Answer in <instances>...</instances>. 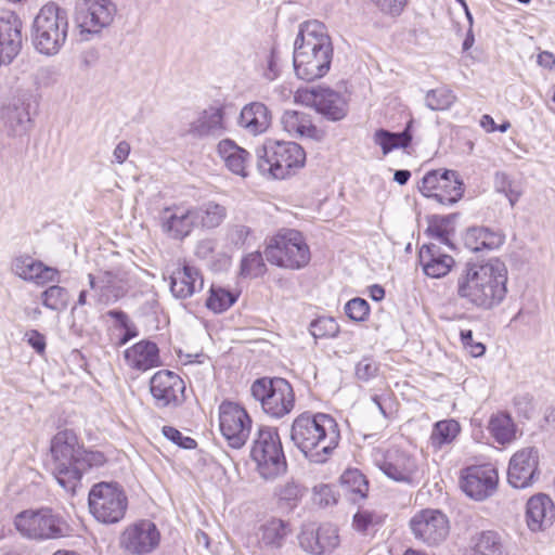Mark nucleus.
Listing matches in <instances>:
<instances>
[{"label":"nucleus","mask_w":555,"mask_h":555,"mask_svg":"<svg viewBox=\"0 0 555 555\" xmlns=\"http://www.w3.org/2000/svg\"><path fill=\"white\" fill-rule=\"evenodd\" d=\"M306 153L295 142L275 141L258 151L257 168L264 177L285 179L305 165Z\"/></svg>","instance_id":"39448f33"},{"label":"nucleus","mask_w":555,"mask_h":555,"mask_svg":"<svg viewBox=\"0 0 555 555\" xmlns=\"http://www.w3.org/2000/svg\"><path fill=\"white\" fill-rule=\"evenodd\" d=\"M312 106L326 119L337 121L347 114V103L340 93L328 88H315L310 92Z\"/></svg>","instance_id":"393cba45"},{"label":"nucleus","mask_w":555,"mask_h":555,"mask_svg":"<svg viewBox=\"0 0 555 555\" xmlns=\"http://www.w3.org/2000/svg\"><path fill=\"white\" fill-rule=\"evenodd\" d=\"M372 460L388 478L408 485L418 483L424 470L417 459L408 451L392 447L374 449Z\"/></svg>","instance_id":"f8f14e48"},{"label":"nucleus","mask_w":555,"mask_h":555,"mask_svg":"<svg viewBox=\"0 0 555 555\" xmlns=\"http://www.w3.org/2000/svg\"><path fill=\"white\" fill-rule=\"evenodd\" d=\"M494 184L496 191L503 193L507 197L511 206H514L518 202L520 192L513 188V183L505 172L495 173Z\"/></svg>","instance_id":"603ef678"},{"label":"nucleus","mask_w":555,"mask_h":555,"mask_svg":"<svg viewBox=\"0 0 555 555\" xmlns=\"http://www.w3.org/2000/svg\"><path fill=\"white\" fill-rule=\"evenodd\" d=\"M218 243L212 238H205L197 243L195 255L212 264L215 270H222L230 264V257L217 250Z\"/></svg>","instance_id":"79ce46f5"},{"label":"nucleus","mask_w":555,"mask_h":555,"mask_svg":"<svg viewBox=\"0 0 555 555\" xmlns=\"http://www.w3.org/2000/svg\"><path fill=\"white\" fill-rule=\"evenodd\" d=\"M378 371L377 363L369 357H364L356 365V376L359 380L367 382L375 377Z\"/></svg>","instance_id":"052dcab7"},{"label":"nucleus","mask_w":555,"mask_h":555,"mask_svg":"<svg viewBox=\"0 0 555 555\" xmlns=\"http://www.w3.org/2000/svg\"><path fill=\"white\" fill-rule=\"evenodd\" d=\"M418 260L424 273L433 279L446 276L455 263L453 257L443 253L440 246L435 243L421 247Z\"/></svg>","instance_id":"bb28decb"},{"label":"nucleus","mask_w":555,"mask_h":555,"mask_svg":"<svg viewBox=\"0 0 555 555\" xmlns=\"http://www.w3.org/2000/svg\"><path fill=\"white\" fill-rule=\"evenodd\" d=\"M250 455L257 465L259 475L266 480L275 479L286 472V459L276 428H259L253 442Z\"/></svg>","instance_id":"6e6552de"},{"label":"nucleus","mask_w":555,"mask_h":555,"mask_svg":"<svg viewBox=\"0 0 555 555\" xmlns=\"http://www.w3.org/2000/svg\"><path fill=\"white\" fill-rule=\"evenodd\" d=\"M264 255L270 263L291 270L306 267L311 258L305 237L293 229H283L271 237Z\"/></svg>","instance_id":"423d86ee"},{"label":"nucleus","mask_w":555,"mask_h":555,"mask_svg":"<svg viewBox=\"0 0 555 555\" xmlns=\"http://www.w3.org/2000/svg\"><path fill=\"white\" fill-rule=\"evenodd\" d=\"M281 59L279 55V51L275 48H272L270 53L266 57V66L262 72V76L268 81L275 80L281 73Z\"/></svg>","instance_id":"13d9d810"},{"label":"nucleus","mask_w":555,"mask_h":555,"mask_svg":"<svg viewBox=\"0 0 555 555\" xmlns=\"http://www.w3.org/2000/svg\"><path fill=\"white\" fill-rule=\"evenodd\" d=\"M25 339L28 345L36 350L37 353L42 354L46 350V337L36 330L26 332Z\"/></svg>","instance_id":"0e129e2a"},{"label":"nucleus","mask_w":555,"mask_h":555,"mask_svg":"<svg viewBox=\"0 0 555 555\" xmlns=\"http://www.w3.org/2000/svg\"><path fill=\"white\" fill-rule=\"evenodd\" d=\"M271 112L261 102H251L243 106L237 125L250 135L264 133L271 125Z\"/></svg>","instance_id":"cd10ccee"},{"label":"nucleus","mask_w":555,"mask_h":555,"mask_svg":"<svg viewBox=\"0 0 555 555\" xmlns=\"http://www.w3.org/2000/svg\"><path fill=\"white\" fill-rule=\"evenodd\" d=\"M163 434L168 440L175 442L183 449H194L196 447V441L193 438L183 436L175 427L164 426Z\"/></svg>","instance_id":"680f3d73"},{"label":"nucleus","mask_w":555,"mask_h":555,"mask_svg":"<svg viewBox=\"0 0 555 555\" xmlns=\"http://www.w3.org/2000/svg\"><path fill=\"white\" fill-rule=\"evenodd\" d=\"M130 153V144L127 141H120L114 152V160L118 164H122L129 156Z\"/></svg>","instance_id":"774afa93"},{"label":"nucleus","mask_w":555,"mask_h":555,"mask_svg":"<svg viewBox=\"0 0 555 555\" xmlns=\"http://www.w3.org/2000/svg\"><path fill=\"white\" fill-rule=\"evenodd\" d=\"M426 197L435 198L442 205H452L464 193L463 182L454 170H431L427 172L418 186Z\"/></svg>","instance_id":"4468645a"},{"label":"nucleus","mask_w":555,"mask_h":555,"mask_svg":"<svg viewBox=\"0 0 555 555\" xmlns=\"http://www.w3.org/2000/svg\"><path fill=\"white\" fill-rule=\"evenodd\" d=\"M339 544L337 529L333 526H322L318 529L315 535L304 534L300 538V545L312 554H323L332 552Z\"/></svg>","instance_id":"72a5a7b5"},{"label":"nucleus","mask_w":555,"mask_h":555,"mask_svg":"<svg viewBox=\"0 0 555 555\" xmlns=\"http://www.w3.org/2000/svg\"><path fill=\"white\" fill-rule=\"evenodd\" d=\"M414 120L410 119L401 132H391L386 129H377L372 140L375 145L382 149L383 155L386 156L397 149H406L413 139L412 129Z\"/></svg>","instance_id":"f704fd0d"},{"label":"nucleus","mask_w":555,"mask_h":555,"mask_svg":"<svg viewBox=\"0 0 555 555\" xmlns=\"http://www.w3.org/2000/svg\"><path fill=\"white\" fill-rule=\"evenodd\" d=\"M14 525L23 537L35 540L59 539L69 530L64 518L48 507L21 512L15 516Z\"/></svg>","instance_id":"9b49d317"},{"label":"nucleus","mask_w":555,"mask_h":555,"mask_svg":"<svg viewBox=\"0 0 555 555\" xmlns=\"http://www.w3.org/2000/svg\"><path fill=\"white\" fill-rule=\"evenodd\" d=\"M250 391L255 400L260 402L263 412L272 418L284 417L295 406L294 389L285 378H258L253 383Z\"/></svg>","instance_id":"9d476101"},{"label":"nucleus","mask_w":555,"mask_h":555,"mask_svg":"<svg viewBox=\"0 0 555 555\" xmlns=\"http://www.w3.org/2000/svg\"><path fill=\"white\" fill-rule=\"evenodd\" d=\"M345 313L353 321H364L370 313L369 302L360 297L352 298L345 305Z\"/></svg>","instance_id":"864d4df0"},{"label":"nucleus","mask_w":555,"mask_h":555,"mask_svg":"<svg viewBox=\"0 0 555 555\" xmlns=\"http://www.w3.org/2000/svg\"><path fill=\"white\" fill-rule=\"evenodd\" d=\"M488 430L500 444H507L516 439V425L507 413L500 412L491 415Z\"/></svg>","instance_id":"a19ab883"},{"label":"nucleus","mask_w":555,"mask_h":555,"mask_svg":"<svg viewBox=\"0 0 555 555\" xmlns=\"http://www.w3.org/2000/svg\"><path fill=\"white\" fill-rule=\"evenodd\" d=\"M372 515L367 512H358L353 517V527L358 531H365L372 524Z\"/></svg>","instance_id":"338daca9"},{"label":"nucleus","mask_w":555,"mask_h":555,"mask_svg":"<svg viewBox=\"0 0 555 555\" xmlns=\"http://www.w3.org/2000/svg\"><path fill=\"white\" fill-rule=\"evenodd\" d=\"M498 480V473L490 465L470 466L464 472L461 487L469 498L482 501L495 492Z\"/></svg>","instance_id":"412c9836"},{"label":"nucleus","mask_w":555,"mask_h":555,"mask_svg":"<svg viewBox=\"0 0 555 555\" xmlns=\"http://www.w3.org/2000/svg\"><path fill=\"white\" fill-rule=\"evenodd\" d=\"M225 130L223 109L209 107L205 109L194 121L190 124V133L197 138L220 137Z\"/></svg>","instance_id":"2f4dec72"},{"label":"nucleus","mask_w":555,"mask_h":555,"mask_svg":"<svg viewBox=\"0 0 555 555\" xmlns=\"http://www.w3.org/2000/svg\"><path fill=\"white\" fill-rule=\"evenodd\" d=\"M5 131L9 135L21 137L30 129L31 119L24 103L10 104L1 113Z\"/></svg>","instance_id":"c9c22d12"},{"label":"nucleus","mask_w":555,"mask_h":555,"mask_svg":"<svg viewBox=\"0 0 555 555\" xmlns=\"http://www.w3.org/2000/svg\"><path fill=\"white\" fill-rule=\"evenodd\" d=\"M427 234L438 241L440 244H443L450 248H453V244L450 240V232L448 230V224L443 220L439 222H431L427 228Z\"/></svg>","instance_id":"bf43d9fd"},{"label":"nucleus","mask_w":555,"mask_h":555,"mask_svg":"<svg viewBox=\"0 0 555 555\" xmlns=\"http://www.w3.org/2000/svg\"><path fill=\"white\" fill-rule=\"evenodd\" d=\"M275 493L282 504L288 508H294L304 496L305 489L295 481H287L279 487Z\"/></svg>","instance_id":"de8ad7c7"},{"label":"nucleus","mask_w":555,"mask_h":555,"mask_svg":"<svg viewBox=\"0 0 555 555\" xmlns=\"http://www.w3.org/2000/svg\"><path fill=\"white\" fill-rule=\"evenodd\" d=\"M507 269L498 258L483 263H468L456 280V297L478 310H491L505 299Z\"/></svg>","instance_id":"f257e3e1"},{"label":"nucleus","mask_w":555,"mask_h":555,"mask_svg":"<svg viewBox=\"0 0 555 555\" xmlns=\"http://www.w3.org/2000/svg\"><path fill=\"white\" fill-rule=\"evenodd\" d=\"M68 293L66 288L52 285L41 294L42 305L53 311L65 309L67 306Z\"/></svg>","instance_id":"49530a36"},{"label":"nucleus","mask_w":555,"mask_h":555,"mask_svg":"<svg viewBox=\"0 0 555 555\" xmlns=\"http://www.w3.org/2000/svg\"><path fill=\"white\" fill-rule=\"evenodd\" d=\"M90 514L99 522L113 525L126 515L128 498L117 482L101 481L93 485L88 494Z\"/></svg>","instance_id":"1a4fd4ad"},{"label":"nucleus","mask_w":555,"mask_h":555,"mask_svg":"<svg viewBox=\"0 0 555 555\" xmlns=\"http://www.w3.org/2000/svg\"><path fill=\"white\" fill-rule=\"evenodd\" d=\"M249 234H250V229L248 227L243 225V224L234 225L230 230V240L235 245L241 246V245L245 244Z\"/></svg>","instance_id":"69168bd1"},{"label":"nucleus","mask_w":555,"mask_h":555,"mask_svg":"<svg viewBox=\"0 0 555 555\" xmlns=\"http://www.w3.org/2000/svg\"><path fill=\"white\" fill-rule=\"evenodd\" d=\"M160 542V532L151 520H140L128 526L120 535V546L132 555H144L155 551Z\"/></svg>","instance_id":"a211bd4d"},{"label":"nucleus","mask_w":555,"mask_h":555,"mask_svg":"<svg viewBox=\"0 0 555 555\" xmlns=\"http://www.w3.org/2000/svg\"><path fill=\"white\" fill-rule=\"evenodd\" d=\"M204 287V280L199 270L193 266L184 264L178 268L170 276V291L176 298L185 299Z\"/></svg>","instance_id":"c85d7f7f"},{"label":"nucleus","mask_w":555,"mask_h":555,"mask_svg":"<svg viewBox=\"0 0 555 555\" xmlns=\"http://www.w3.org/2000/svg\"><path fill=\"white\" fill-rule=\"evenodd\" d=\"M291 439L311 463L323 464L338 447L340 431L331 415L304 412L292 424Z\"/></svg>","instance_id":"f03ea898"},{"label":"nucleus","mask_w":555,"mask_h":555,"mask_svg":"<svg viewBox=\"0 0 555 555\" xmlns=\"http://www.w3.org/2000/svg\"><path fill=\"white\" fill-rule=\"evenodd\" d=\"M555 505L546 494H537L527 502L526 520L531 531H543L553 525Z\"/></svg>","instance_id":"a878e982"},{"label":"nucleus","mask_w":555,"mask_h":555,"mask_svg":"<svg viewBox=\"0 0 555 555\" xmlns=\"http://www.w3.org/2000/svg\"><path fill=\"white\" fill-rule=\"evenodd\" d=\"M371 2L382 14L397 17L403 12L408 0H371Z\"/></svg>","instance_id":"4d7b16f0"},{"label":"nucleus","mask_w":555,"mask_h":555,"mask_svg":"<svg viewBox=\"0 0 555 555\" xmlns=\"http://www.w3.org/2000/svg\"><path fill=\"white\" fill-rule=\"evenodd\" d=\"M460 336L463 346L473 357L478 358L485 353L486 346L482 343L474 340L473 332L470 330L461 331Z\"/></svg>","instance_id":"e2e57ef3"},{"label":"nucleus","mask_w":555,"mask_h":555,"mask_svg":"<svg viewBox=\"0 0 555 555\" xmlns=\"http://www.w3.org/2000/svg\"><path fill=\"white\" fill-rule=\"evenodd\" d=\"M150 392L158 409H173L185 401V383L175 372L162 370L150 379Z\"/></svg>","instance_id":"dca6fc26"},{"label":"nucleus","mask_w":555,"mask_h":555,"mask_svg":"<svg viewBox=\"0 0 555 555\" xmlns=\"http://www.w3.org/2000/svg\"><path fill=\"white\" fill-rule=\"evenodd\" d=\"M81 449L76 434L70 429L59 431L51 441L53 476L67 492H75L77 487L76 462L82 454Z\"/></svg>","instance_id":"0eeeda50"},{"label":"nucleus","mask_w":555,"mask_h":555,"mask_svg":"<svg viewBox=\"0 0 555 555\" xmlns=\"http://www.w3.org/2000/svg\"><path fill=\"white\" fill-rule=\"evenodd\" d=\"M237 299V296L222 287H210V295L206 301V307L215 313H221L228 310Z\"/></svg>","instance_id":"c03bdc74"},{"label":"nucleus","mask_w":555,"mask_h":555,"mask_svg":"<svg viewBox=\"0 0 555 555\" xmlns=\"http://www.w3.org/2000/svg\"><path fill=\"white\" fill-rule=\"evenodd\" d=\"M266 263L258 251L250 253L241 261V274L245 278H258L266 272Z\"/></svg>","instance_id":"8fccbe9b"},{"label":"nucleus","mask_w":555,"mask_h":555,"mask_svg":"<svg viewBox=\"0 0 555 555\" xmlns=\"http://www.w3.org/2000/svg\"><path fill=\"white\" fill-rule=\"evenodd\" d=\"M193 209L196 227L208 230L218 228L228 216L227 207L215 201L205 202Z\"/></svg>","instance_id":"4c0bfd02"},{"label":"nucleus","mask_w":555,"mask_h":555,"mask_svg":"<svg viewBox=\"0 0 555 555\" xmlns=\"http://www.w3.org/2000/svg\"><path fill=\"white\" fill-rule=\"evenodd\" d=\"M11 270L20 279L33 282L37 285L60 281V272L57 269L46 266L42 261L29 255L15 257L12 260Z\"/></svg>","instance_id":"b1692460"},{"label":"nucleus","mask_w":555,"mask_h":555,"mask_svg":"<svg viewBox=\"0 0 555 555\" xmlns=\"http://www.w3.org/2000/svg\"><path fill=\"white\" fill-rule=\"evenodd\" d=\"M80 457H77V485L79 483L82 474L93 465H100L103 462V455L99 452L87 451L81 449Z\"/></svg>","instance_id":"5fc2aeb1"},{"label":"nucleus","mask_w":555,"mask_h":555,"mask_svg":"<svg viewBox=\"0 0 555 555\" xmlns=\"http://www.w3.org/2000/svg\"><path fill=\"white\" fill-rule=\"evenodd\" d=\"M539 455L534 448H524L509 460L507 480L513 488L525 489L538 479Z\"/></svg>","instance_id":"aec40b11"},{"label":"nucleus","mask_w":555,"mask_h":555,"mask_svg":"<svg viewBox=\"0 0 555 555\" xmlns=\"http://www.w3.org/2000/svg\"><path fill=\"white\" fill-rule=\"evenodd\" d=\"M283 129L292 137L309 138L320 141L324 132L318 129L309 114L298 111H285L281 117Z\"/></svg>","instance_id":"7c9ffc66"},{"label":"nucleus","mask_w":555,"mask_h":555,"mask_svg":"<svg viewBox=\"0 0 555 555\" xmlns=\"http://www.w3.org/2000/svg\"><path fill=\"white\" fill-rule=\"evenodd\" d=\"M333 59V46L326 28L319 21L300 25L294 43V69L298 78L307 81L327 74Z\"/></svg>","instance_id":"7ed1b4c3"},{"label":"nucleus","mask_w":555,"mask_h":555,"mask_svg":"<svg viewBox=\"0 0 555 555\" xmlns=\"http://www.w3.org/2000/svg\"><path fill=\"white\" fill-rule=\"evenodd\" d=\"M124 358L131 369L145 372L160 365L159 350L155 343L141 340L124 352Z\"/></svg>","instance_id":"c756f323"},{"label":"nucleus","mask_w":555,"mask_h":555,"mask_svg":"<svg viewBox=\"0 0 555 555\" xmlns=\"http://www.w3.org/2000/svg\"><path fill=\"white\" fill-rule=\"evenodd\" d=\"M504 235L488 228H470L464 236L465 246L472 251L496 249L504 243Z\"/></svg>","instance_id":"e433bc0d"},{"label":"nucleus","mask_w":555,"mask_h":555,"mask_svg":"<svg viewBox=\"0 0 555 555\" xmlns=\"http://www.w3.org/2000/svg\"><path fill=\"white\" fill-rule=\"evenodd\" d=\"M286 534V524L281 519L272 518L259 527L256 533L257 544L259 548H279Z\"/></svg>","instance_id":"ea45409f"},{"label":"nucleus","mask_w":555,"mask_h":555,"mask_svg":"<svg viewBox=\"0 0 555 555\" xmlns=\"http://www.w3.org/2000/svg\"><path fill=\"white\" fill-rule=\"evenodd\" d=\"M415 539L427 545H437L449 534V521L444 514L437 509H424L414 515L410 521Z\"/></svg>","instance_id":"6ab92c4d"},{"label":"nucleus","mask_w":555,"mask_h":555,"mask_svg":"<svg viewBox=\"0 0 555 555\" xmlns=\"http://www.w3.org/2000/svg\"><path fill=\"white\" fill-rule=\"evenodd\" d=\"M460 424L454 420L437 422L430 435V442L435 448L451 443L460 434Z\"/></svg>","instance_id":"37998d69"},{"label":"nucleus","mask_w":555,"mask_h":555,"mask_svg":"<svg viewBox=\"0 0 555 555\" xmlns=\"http://www.w3.org/2000/svg\"><path fill=\"white\" fill-rule=\"evenodd\" d=\"M115 14L112 0H82L76 5L74 22L82 35H93L109 26Z\"/></svg>","instance_id":"2eb2a0df"},{"label":"nucleus","mask_w":555,"mask_h":555,"mask_svg":"<svg viewBox=\"0 0 555 555\" xmlns=\"http://www.w3.org/2000/svg\"><path fill=\"white\" fill-rule=\"evenodd\" d=\"M22 22L13 12L0 15V66L10 64L22 48Z\"/></svg>","instance_id":"5701e85b"},{"label":"nucleus","mask_w":555,"mask_h":555,"mask_svg":"<svg viewBox=\"0 0 555 555\" xmlns=\"http://www.w3.org/2000/svg\"><path fill=\"white\" fill-rule=\"evenodd\" d=\"M309 330L315 339L334 338L339 333V325L334 318L322 317L312 321Z\"/></svg>","instance_id":"09e8293b"},{"label":"nucleus","mask_w":555,"mask_h":555,"mask_svg":"<svg viewBox=\"0 0 555 555\" xmlns=\"http://www.w3.org/2000/svg\"><path fill=\"white\" fill-rule=\"evenodd\" d=\"M93 292L91 299L98 305H112L128 293V282L124 274L114 270H101L98 274H88Z\"/></svg>","instance_id":"f3484780"},{"label":"nucleus","mask_w":555,"mask_h":555,"mask_svg":"<svg viewBox=\"0 0 555 555\" xmlns=\"http://www.w3.org/2000/svg\"><path fill=\"white\" fill-rule=\"evenodd\" d=\"M455 94L448 88L440 87L429 90L425 96V104L431 111H444L455 102Z\"/></svg>","instance_id":"a18cd8bd"},{"label":"nucleus","mask_w":555,"mask_h":555,"mask_svg":"<svg viewBox=\"0 0 555 555\" xmlns=\"http://www.w3.org/2000/svg\"><path fill=\"white\" fill-rule=\"evenodd\" d=\"M341 483L348 488L349 491L360 494L361 498L366 495L369 485L365 476L358 469H348L340 477Z\"/></svg>","instance_id":"3c124183"},{"label":"nucleus","mask_w":555,"mask_h":555,"mask_svg":"<svg viewBox=\"0 0 555 555\" xmlns=\"http://www.w3.org/2000/svg\"><path fill=\"white\" fill-rule=\"evenodd\" d=\"M313 502L321 507L336 504L337 498L334 488L330 485H318L313 488Z\"/></svg>","instance_id":"6e6d98bb"},{"label":"nucleus","mask_w":555,"mask_h":555,"mask_svg":"<svg viewBox=\"0 0 555 555\" xmlns=\"http://www.w3.org/2000/svg\"><path fill=\"white\" fill-rule=\"evenodd\" d=\"M218 154L223 159L227 168L234 175L243 178L248 176L250 154L234 141L225 139L218 144Z\"/></svg>","instance_id":"473e14b6"},{"label":"nucleus","mask_w":555,"mask_h":555,"mask_svg":"<svg viewBox=\"0 0 555 555\" xmlns=\"http://www.w3.org/2000/svg\"><path fill=\"white\" fill-rule=\"evenodd\" d=\"M159 222L163 232L175 240H183L196 227L193 207L183 205L164 208L159 215Z\"/></svg>","instance_id":"4be33fe9"},{"label":"nucleus","mask_w":555,"mask_h":555,"mask_svg":"<svg viewBox=\"0 0 555 555\" xmlns=\"http://www.w3.org/2000/svg\"><path fill=\"white\" fill-rule=\"evenodd\" d=\"M67 30L66 11L53 2L43 5L34 21L35 48L42 54H56L66 41Z\"/></svg>","instance_id":"20e7f679"},{"label":"nucleus","mask_w":555,"mask_h":555,"mask_svg":"<svg viewBox=\"0 0 555 555\" xmlns=\"http://www.w3.org/2000/svg\"><path fill=\"white\" fill-rule=\"evenodd\" d=\"M251 418L246 410L232 401L219 405V427L228 444L233 449L245 446L251 431Z\"/></svg>","instance_id":"ddd939ff"},{"label":"nucleus","mask_w":555,"mask_h":555,"mask_svg":"<svg viewBox=\"0 0 555 555\" xmlns=\"http://www.w3.org/2000/svg\"><path fill=\"white\" fill-rule=\"evenodd\" d=\"M466 555H503V543L498 532L481 531L470 538Z\"/></svg>","instance_id":"58836bf2"}]
</instances>
